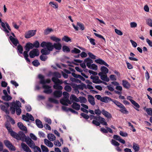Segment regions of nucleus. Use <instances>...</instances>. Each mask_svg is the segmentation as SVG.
Returning <instances> with one entry per match:
<instances>
[{
	"label": "nucleus",
	"instance_id": "nucleus-57",
	"mask_svg": "<svg viewBox=\"0 0 152 152\" xmlns=\"http://www.w3.org/2000/svg\"><path fill=\"white\" fill-rule=\"evenodd\" d=\"M17 48L18 52L20 54H22L23 51L22 47L20 45H18L17 47Z\"/></svg>",
	"mask_w": 152,
	"mask_h": 152
},
{
	"label": "nucleus",
	"instance_id": "nucleus-54",
	"mask_svg": "<svg viewBox=\"0 0 152 152\" xmlns=\"http://www.w3.org/2000/svg\"><path fill=\"white\" fill-rule=\"evenodd\" d=\"M52 31H53V30L52 28H47L45 30L44 34L45 35L48 34Z\"/></svg>",
	"mask_w": 152,
	"mask_h": 152
},
{
	"label": "nucleus",
	"instance_id": "nucleus-60",
	"mask_svg": "<svg viewBox=\"0 0 152 152\" xmlns=\"http://www.w3.org/2000/svg\"><path fill=\"white\" fill-rule=\"evenodd\" d=\"M89 68L96 70L97 69V66L95 64H92Z\"/></svg>",
	"mask_w": 152,
	"mask_h": 152
},
{
	"label": "nucleus",
	"instance_id": "nucleus-48",
	"mask_svg": "<svg viewBox=\"0 0 152 152\" xmlns=\"http://www.w3.org/2000/svg\"><path fill=\"white\" fill-rule=\"evenodd\" d=\"M71 52L72 53H79L80 52V51L77 48H74L73 49L71 50Z\"/></svg>",
	"mask_w": 152,
	"mask_h": 152
},
{
	"label": "nucleus",
	"instance_id": "nucleus-15",
	"mask_svg": "<svg viewBox=\"0 0 152 152\" xmlns=\"http://www.w3.org/2000/svg\"><path fill=\"white\" fill-rule=\"evenodd\" d=\"M38 77L40 80V83L42 84H46V83H49L50 82V79H48L46 80H44V76L41 74H39L38 75Z\"/></svg>",
	"mask_w": 152,
	"mask_h": 152
},
{
	"label": "nucleus",
	"instance_id": "nucleus-3",
	"mask_svg": "<svg viewBox=\"0 0 152 152\" xmlns=\"http://www.w3.org/2000/svg\"><path fill=\"white\" fill-rule=\"evenodd\" d=\"M5 127L11 136L17 140H20L21 139L20 135H19L18 134L12 130L11 127V125L9 122H7L6 123Z\"/></svg>",
	"mask_w": 152,
	"mask_h": 152
},
{
	"label": "nucleus",
	"instance_id": "nucleus-20",
	"mask_svg": "<svg viewBox=\"0 0 152 152\" xmlns=\"http://www.w3.org/2000/svg\"><path fill=\"white\" fill-rule=\"evenodd\" d=\"M53 94L54 97L59 98L62 96V92L61 91L56 90L53 92Z\"/></svg>",
	"mask_w": 152,
	"mask_h": 152
},
{
	"label": "nucleus",
	"instance_id": "nucleus-14",
	"mask_svg": "<svg viewBox=\"0 0 152 152\" xmlns=\"http://www.w3.org/2000/svg\"><path fill=\"white\" fill-rule=\"evenodd\" d=\"M36 30H30L26 33L25 37L26 38H29L34 36L36 34Z\"/></svg>",
	"mask_w": 152,
	"mask_h": 152
},
{
	"label": "nucleus",
	"instance_id": "nucleus-59",
	"mask_svg": "<svg viewBox=\"0 0 152 152\" xmlns=\"http://www.w3.org/2000/svg\"><path fill=\"white\" fill-rule=\"evenodd\" d=\"M146 111L148 115H152V108H147Z\"/></svg>",
	"mask_w": 152,
	"mask_h": 152
},
{
	"label": "nucleus",
	"instance_id": "nucleus-2",
	"mask_svg": "<svg viewBox=\"0 0 152 152\" xmlns=\"http://www.w3.org/2000/svg\"><path fill=\"white\" fill-rule=\"evenodd\" d=\"M90 118L91 119H94L92 121V123L96 126H99L100 124H102L103 125H104V118H102L99 115H96L95 116L93 115H91Z\"/></svg>",
	"mask_w": 152,
	"mask_h": 152
},
{
	"label": "nucleus",
	"instance_id": "nucleus-11",
	"mask_svg": "<svg viewBox=\"0 0 152 152\" xmlns=\"http://www.w3.org/2000/svg\"><path fill=\"white\" fill-rule=\"evenodd\" d=\"M42 88L45 90L44 92L47 94H50L52 92V90L51 89V87L46 85L45 84H42Z\"/></svg>",
	"mask_w": 152,
	"mask_h": 152
},
{
	"label": "nucleus",
	"instance_id": "nucleus-25",
	"mask_svg": "<svg viewBox=\"0 0 152 152\" xmlns=\"http://www.w3.org/2000/svg\"><path fill=\"white\" fill-rule=\"evenodd\" d=\"M18 126L21 130L23 131H27V129L26 126L23 125L22 123L19 122L18 123Z\"/></svg>",
	"mask_w": 152,
	"mask_h": 152
},
{
	"label": "nucleus",
	"instance_id": "nucleus-47",
	"mask_svg": "<svg viewBox=\"0 0 152 152\" xmlns=\"http://www.w3.org/2000/svg\"><path fill=\"white\" fill-rule=\"evenodd\" d=\"M42 55H41L40 56V58L42 61H45L48 58L46 56H45L47 55L43 54L42 53Z\"/></svg>",
	"mask_w": 152,
	"mask_h": 152
},
{
	"label": "nucleus",
	"instance_id": "nucleus-18",
	"mask_svg": "<svg viewBox=\"0 0 152 152\" xmlns=\"http://www.w3.org/2000/svg\"><path fill=\"white\" fill-rule=\"evenodd\" d=\"M101 72L98 74L100 77L101 79L103 80H104V66H102L101 68Z\"/></svg>",
	"mask_w": 152,
	"mask_h": 152
},
{
	"label": "nucleus",
	"instance_id": "nucleus-44",
	"mask_svg": "<svg viewBox=\"0 0 152 152\" xmlns=\"http://www.w3.org/2000/svg\"><path fill=\"white\" fill-rule=\"evenodd\" d=\"M53 75L54 77L58 79V78H60L61 77V74L57 72H55L53 74Z\"/></svg>",
	"mask_w": 152,
	"mask_h": 152
},
{
	"label": "nucleus",
	"instance_id": "nucleus-34",
	"mask_svg": "<svg viewBox=\"0 0 152 152\" xmlns=\"http://www.w3.org/2000/svg\"><path fill=\"white\" fill-rule=\"evenodd\" d=\"M79 102L81 103H86L87 102V99L86 98L83 96H80L79 97Z\"/></svg>",
	"mask_w": 152,
	"mask_h": 152
},
{
	"label": "nucleus",
	"instance_id": "nucleus-42",
	"mask_svg": "<svg viewBox=\"0 0 152 152\" xmlns=\"http://www.w3.org/2000/svg\"><path fill=\"white\" fill-rule=\"evenodd\" d=\"M20 107L18 105H17V107L16 108V113L17 115H20L21 113V110L20 108V107Z\"/></svg>",
	"mask_w": 152,
	"mask_h": 152
},
{
	"label": "nucleus",
	"instance_id": "nucleus-31",
	"mask_svg": "<svg viewBox=\"0 0 152 152\" xmlns=\"http://www.w3.org/2000/svg\"><path fill=\"white\" fill-rule=\"evenodd\" d=\"M72 75L74 77L76 78H79L83 81H84L85 80V79L80 75L76 74L74 72L72 73Z\"/></svg>",
	"mask_w": 152,
	"mask_h": 152
},
{
	"label": "nucleus",
	"instance_id": "nucleus-36",
	"mask_svg": "<svg viewBox=\"0 0 152 152\" xmlns=\"http://www.w3.org/2000/svg\"><path fill=\"white\" fill-rule=\"evenodd\" d=\"M93 82L95 83H102V81L99 79V77L98 76H95Z\"/></svg>",
	"mask_w": 152,
	"mask_h": 152
},
{
	"label": "nucleus",
	"instance_id": "nucleus-61",
	"mask_svg": "<svg viewBox=\"0 0 152 152\" xmlns=\"http://www.w3.org/2000/svg\"><path fill=\"white\" fill-rule=\"evenodd\" d=\"M33 47L35 48H38L39 47V42L38 41H36L34 42L33 44Z\"/></svg>",
	"mask_w": 152,
	"mask_h": 152
},
{
	"label": "nucleus",
	"instance_id": "nucleus-40",
	"mask_svg": "<svg viewBox=\"0 0 152 152\" xmlns=\"http://www.w3.org/2000/svg\"><path fill=\"white\" fill-rule=\"evenodd\" d=\"M50 39L53 41L57 43L61 41V39L55 36H51L50 37Z\"/></svg>",
	"mask_w": 152,
	"mask_h": 152
},
{
	"label": "nucleus",
	"instance_id": "nucleus-32",
	"mask_svg": "<svg viewBox=\"0 0 152 152\" xmlns=\"http://www.w3.org/2000/svg\"><path fill=\"white\" fill-rule=\"evenodd\" d=\"M105 117L107 118V121H108L111 119L112 116L110 113L105 111Z\"/></svg>",
	"mask_w": 152,
	"mask_h": 152
},
{
	"label": "nucleus",
	"instance_id": "nucleus-35",
	"mask_svg": "<svg viewBox=\"0 0 152 152\" xmlns=\"http://www.w3.org/2000/svg\"><path fill=\"white\" fill-rule=\"evenodd\" d=\"M120 108H121V109L119 110V111L122 113L124 114H128V111L127 110L124 106L123 105V107H121Z\"/></svg>",
	"mask_w": 152,
	"mask_h": 152
},
{
	"label": "nucleus",
	"instance_id": "nucleus-41",
	"mask_svg": "<svg viewBox=\"0 0 152 152\" xmlns=\"http://www.w3.org/2000/svg\"><path fill=\"white\" fill-rule=\"evenodd\" d=\"M94 113L97 115H99L101 113H102L103 115H104V110H103L101 112L99 109L95 110L94 111Z\"/></svg>",
	"mask_w": 152,
	"mask_h": 152
},
{
	"label": "nucleus",
	"instance_id": "nucleus-12",
	"mask_svg": "<svg viewBox=\"0 0 152 152\" xmlns=\"http://www.w3.org/2000/svg\"><path fill=\"white\" fill-rule=\"evenodd\" d=\"M129 98H132V97L130 96H127V99L128 100H129L131 102L132 104L134 105V108L136 110L139 111V110L138 109L140 107V105L132 99H129Z\"/></svg>",
	"mask_w": 152,
	"mask_h": 152
},
{
	"label": "nucleus",
	"instance_id": "nucleus-29",
	"mask_svg": "<svg viewBox=\"0 0 152 152\" xmlns=\"http://www.w3.org/2000/svg\"><path fill=\"white\" fill-rule=\"evenodd\" d=\"M47 137L49 140L50 141H53L56 139V137L52 134H49L48 135Z\"/></svg>",
	"mask_w": 152,
	"mask_h": 152
},
{
	"label": "nucleus",
	"instance_id": "nucleus-5",
	"mask_svg": "<svg viewBox=\"0 0 152 152\" xmlns=\"http://www.w3.org/2000/svg\"><path fill=\"white\" fill-rule=\"evenodd\" d=\"M64 97L60 100L61 103L65 105H68V104H71L72 102L69 99V94L66 92H64L63 93Z\"/></svg>",
	"mask_w": 152,
	"mask_h": 152
},
{
	"label": "nucleus",
	"instance_id": "nucleus-16",
	"mask_svg": "<svg viewBox=\"0 0 152 152\" xmlns=\"http://www.w3.org/2000/svg\"><path fill=\"white\" fill-rule=\"evenodd\" d=\"M72 26L75 29L76 31L78 30V26L80 28V29L82 31L83 30L85 29V27L83 24L79 22H77V26H75L74 24H72Z\"/></svg>",
	"mask_w": 152,
	"mask_h": 152
},
{
	"label": "nucleus",
	"instance_id": "nucleus-39",
	"mask_svg": "<svg viewBox=\"0 0 152 152\" xmlns=\"http://www.w3.org/2000/svg\"><path fill=\"white\" fill-rule=\"evenodd\" d=\"M28 53L26 52V51H24L23 53V55L24 56V58L26 60L27 62H30V60L28 58Z\"/></svg>",
	"mask_w": 152,
	"mask_h": 152
},
{
	"label": "nucleus",
	"instance_id": "nucleus-7",
	"mask_svg": "<svg viewBox=\"0 0 152 152\" xmlns=\"http://www.w3.org/2000/svg\"><path fill=\"white\" fill-rule=\"evenodd\" d=\"M18 105L20 107H21V104L19 101H16L15 102H13L12 103V106L10 107V111L12 114H14L15 112V110L17 107V105Z\"/></svg>",
	"mask_w": 152,
	"mask_h": 152
},
{
	"label": "nucleus",
	"instance_id": "nucleus-13",
	"mask_svg": "<svg viewBox=\"0 0 152 152\" xmlns=\"http://www.w3.org/2000/svg\"><path fill=\"white\" fill-rule=\"evenodd\" d=\"M129 98H132V97L130 96H127V99L128 100H129L131 102L132 104L134 105V108L136 110L139 111V110L138 109L140 107V105L132 99H129Z\"/></svg>",
	"mask_w": 152,
	"mask_h": 152
},
{
	"label": "nucleus",
	"instance_id": "nucleus-58",
	"mask_svg": "<svg viewBox=\"0 0 152 152\" xmlns=\"http://www.w3.org/2000/svg\"><path fill=\"white\" fill-rule=\"evenodd\" d=\"M147 24L149 26L152 27V19L149 18L146 20Z\"/></svg>",
	"mask_w": 152,
	"mask_h": 152
},
{
	"label": "nucleus",
	"instance_id": "nucleus-53",
	"mask_svg": "<svg viewBox=\"0 0 152 152\" xmlns=\"http://www.w3.org/2000/svg\"><path fill=\"white\" fill-rule=\"evenodd\" d=\"M41 147L42 152H48V148L46 147L43 145H41Z\"/></svg>",
	"mask_w": 152,
	"mask_h": 152
},
{
	"label": "nucleus",
	"instance_id": "nucleus-52",
	"mask_svg": "<svg viewBox=\"0 0 152 152\" xmlns=\"http://www.w3.org/2000/svg\"><path fill=\"white\" fill-rule=\"evenodd\" d=\"M111 142L112 144L115 146H118L120 145V144L118 142L114 140H112Z\"/></svg>",
	"mask_w": 152,
	"mask_h": 152
},
{
	"label": "nucleus",
	"instance_id": "nucleus-64",
	"mask_svg": "<svg viewBox=\"0 0 152 152\" xmlns=\"http://www.w3.org/2000/svg\"><path fill=\"white\" fill-rule=\"evenodd\" d=\"M54 144L56 146L60 147L61 146V143L58 140H56L54 142Z\"/></svg>",
	"mask_w": 152,
	"mask_h": 152
},
{
	"label": "nucleus",
	"instance_id": "nucleus-62",
	"mask_svg": "<svg viewBox=\"0 0 152 152\" xmlns=\"http://www.w3.org/2000/svg\"><path fill=\"white\" fill-rule=\"evenodd\" d=\"M80 115L84 118L86 119H88L89 118V116L88 115L83 113H81Z\"/></svg>",
	"mask_w": 152,
	"mask_h": 152
},
{
	"label": "nucleus",
	"instance_id": "nucleus-45",
	"mask_svg": "<svg viewBox=\"0 0 152 152\" xmlns=\"http://www.w3.org/2000/svg\"><path fill=\"white\" fill-rule=\"evenodd\" d=\"M63 50L64 52H69L70 50L69 48L67 46L64 45L62 47Z\"/></svg>",
	"mask_w": 152,
	"mask_h": 152
},
{
	"label": "nucleus",
	"instance_id": "nucleus-23",
	"mask_svg": "<svg viewBox=\"0 0 152 152\" xmlns=\"http://www.w3.org/2000/svg\"><path fill=\"white\" fill-rule=\"evenodd\" d=\"M70 101L72 102H79V99L77 98L75 95L74 94H72L70 97Z\"/></svg>",
	"mask_w": 152,
	"mask_h": 152
},
{
	"label": "nucleus",
	"instance_id": "nucleus-46",
	"mask_svg": "<svg viewBox=\"0 0 152 152\" xmlns=\"http://www.w3.org/2000/svg\"><path fill=\"white\" fill-rule=\"evenodd\" d=\"M95 62L99 64H104V61L103 60L100 59L96 60H95Z\"/></svg>",
	"mask_w": 152,
	"mask_h": 152
},
{
	"label": "nucleus",
	"instance_id": "nucleus-24",
	"mask_svg": "<svg viewBox=\"0 0 152 152\" xmlns=\"http://www.w3.org/2000/svg\"><path fill=\"white\" fill-rule=\"evenodd\" d=\"M84 62L86 64L87 66L89 68L91 65V64L93 63V61L91 59L86 58Z\"/></svg>",
	"mask_w": 152,
	"mask_h": 152
},
{
	"label": "nucleus",
	"instance_id": "nucleus-37",
	"mask_svg": "<svg viewBox=\"0 0 152 152\" xmlns=\"http://www.w3.org/2000/svg\"><path fill=\"white\" fill-rule=\"evenodd\" d=\"M2 99L5 101H8L11 100L12 98L10 96L7 95L2 96Z\"/></svg>",
	"mask_w": 152,
	"mask_h": 152
},
{
	"label": "nucleus",
	"instance_id": "nucleus-55",
	"mask_svg": "<svg viewBox=\"0 0 152 152\" xmlns=\"http://www.w3.org/2000/svg\"><path fill=\"white\" fill-rule=\"evenodd\" d=\"M106 129H105V133H107L109 132L111 133H113V131L112 130L110 127L105 126Z\"/></svg>",
	"mask_w": 152,
	"mask_h": 152
},
{
	"label": "nucleus",
	"instance_id": "nucleus-26",
	"mask_svg": "<svg viewBox=\"0 0 152 152\" xmlns=\"http://www.w3.org/2000/svg\"><path fill=\"white\" fill-rule=\"evenodd\" d=\"M88 101L91 105H94L95 104L94 98L92 95H88Z\"/></svg>",
	"mask_w": 152,
	"mask_h": 152
},
{
	"label": "nucleus",
	"instance_id": "nucleus-33",
	"mask_svg": "<svg viewBox=\"0 0 152 152\" xmlns=\"http://www.w3.org/2000/svg\"><path fill=\"white\" fill-rule=\"evenodd\" d=\"M133 148L135 152H137L140 150V147L138 145L134 142L133 144Z\"/></svg>",
	"mask_w": 152,
	"mask_h": 152
},
{
	"label": "nucleus",
	"instance_id": "nucleus-50",
	"mask_svg": "<svg viewBox=\"0 0 152 152\" xmlns=\"http://www.w3.org/2000/svg\"><path fill=\"white\" fill-rule=\"evenodd\" d=\"M62 40L65 41L66 42H68L69 41H71V39L69 37L67 36H64L62 39Z\"/></svg>",
	"mask_w": 152,
	"mask_h": 152
},
{
	"label": "nucleus",
	"instance_id": "nucleus-49",
	"mask_svg": "<svg viewBox=\"0 0 152 152\" xmlns=\"http://www.w3.org/2000/svg\"><path fill=\"white\" fill-rule=\"evenodd\" d=\"M49 101L51 102H53L56 104H58V100H56L55 99L50 97L49 98Z\"/></svg>",
	"mask_w": 152,
	"mask_h": 152
},
{
	"label": "nucleus",
	"instance_id": "nucleus-51",
	"mask_svg": "<svg viewBox=\"0 0 152 152\" xmlns=\"http://www.w3.org/2000/svg\"><path fill=\"white\" fill-rule=\"evenodd\" d=\"M64 90L68 92L71 91L72 90L71 87L68 85H66L65 86L64 88Z\"/></svg>",
	"mask_w": 152,
	"mask_h": 152
},
{
	"label": "nucleus",
	"instance_id": "nucleus-22",
	"mask_svg": "<svg viewBox=\"0 0 152 152\" xmlns=\"http://www.w3.org/2000/svg\"><path fill=\"white\" fill-rule=\"evenodd\" d=\"M71 107L73 109L77 110H79L80 108V105L76 102H73L71 105Z\"/></svg>",
	"mask_w": 152,
	"mask_h": 152
},
{
	"label": "nucleus",
	"instance_id": "nucleus-30",
	"mask_svg": "<svg viewBox=\"0 0 152 152\" xmlns=\"http://www.w3.org/2000/svg\"><path fill=\"white\" fill-rule=\"evenodd\" d=\"M35 122L36 125L39 128H42L43 127V125L42 122L39 119H37L35 120Z\"/></svg>",
	"mask_w": 152,
	"mask_h": 152
},
{
	"label": "nucleus",
	"instance_id": "nucleus-21",
	"mask_svg": "<svg viewBox=\"0 0 152 152\" xmlns=\"http://www.w3.org/2000/svg\"><path fill=\"white\" fill-rule=\"evenodd\" d=\"M21 146L24 151L26 152H31V151L30 149L28 146L25 144L23 143H22Z\"/></svg>",
	"mask_w": 152,
	"mask_h": 152
},
{
	"label": "nucleus",
	"instance_id": "nucleus-27",
	"mask_svg": "<svg viewBox=\"0 0 152 152\" xmlns=\"http://www.w3.org/2000/svg\"><path fill=\"white\" fill-rule=\"evenodd\" d=\"M10 39L12 43L15 46H17V44L18 43V40L13 37L12 36L10 37Z\"/></svg>",
	"mask_w": 152,
	"mask_h": 152
},
{
	"label": "nucleus",
	"instance_id": "nucleus-19",
	"mask_svg": "<svg viewBox=\"0 0 152 152\" xmlns=\"http://www.w3.org/2000/svg\"><path fill=\"white\" fill-rule=\"evenodd\" d=\"M122 85L126 89H129L131 86L127 80H122Z\"/></svg>",
	"mask_w": 152,
	"mask_h": 152
},
{
	"label": "nucleus",
	"instance_id": "nucleus-10",
	"mask_svg": "<svg viewBox=\"0 0 152 152\" xmlns=\"http://www.w3.org/2000/svg\"><path fill=\"white\" fill-rule=\"evenodd\" d=\"M4 143L5 146L8 148L9 150L12 151H15V148L8 140H4Z\"/></svg>",
	"mask_w": 152,
	"mask_h": 152
},
{
	"label": "nucleus",
	"instance_id": "nucleus-63",
	"mask_svg": "<svg viewBox=\"0 0 152 152\" xmlns=\"http://www.w3.org/2000/svg\"><path fill=\"white\" fill-rule=\"evenodd\" d=\"M49 4H51L53 8H57L58 7V5L57 4H55L53 2H50Z\"/></svg>",
	"mask_w": 152,
	"mask_h": 152
},
{
	"label": "nucleus",
	"instance_id": "nucleus-6",
	"mask_svg": "<svg viewBox=\"0 0 152 152\" xmlns=\"http://www.w3.org/2000/svg\"><path fill=\"white\" fill-rule=\"evenodd\" d=\"M18 135H20L21 137V139L20 140L25 139L26 143L30 148L33 147V146H34L35 144L34 142L29 137H26L24 133H22Z\"/></svg>",
	"mask_w": 152,
	"mask_h": 152
},
{
	"label": "nucleus",
	"instance_id": "nucleus-17",
	"mask_svg": "<svg viewBox=\"0 0 152 152\" xmlns=\"http://www.w3.org/2000/svg\"><path fill=\"white\" fill-rule=\"evenodd\" d=\"M6 106L3 105H0V107L1 110L4 111L6 114H8L9 112L7 110L9 106V104L7 103H5Z\"/></svg>",
	"mask_w": 152,
	"mask_h": 152
},
{
	"label": "nucleus",
	"instance_id": "nucleus-38",
	"mask_svg": "<svg viewBox=\"0 0 152 152\" xmlns=\"http://www.w3.org/2000/svg\"><path fill=\"white\" fill-rule=\"evenodd\" d=\"M31 148L34 149V152H41L40 148L37 146H36L35 144L33 147Z\"/></svg>",
	"mask_w": 152,
	"mask_h": 152
},
{
	"label": "nucleus",
	"instance_id": "nucleus-43",
	"mask_svg": "<svg viewBox=\"0 0 152 152\" xmlns=\"http://www.w3.org/2000/svg\"><path fill=\"white\" fill-rule=\"evenodd\" d=\"M1 23V26L3 28V30L6 33H9V31L6 28L5 23L2 22Z\"/></svg>",
	"mask_w": 152,
	"mask_h": 152
},
{
	"label": "nucleus",
	"instance_id": "nucleus-56",
	"mask_svg": "<svg viewBox=\"0 0 152 152\" xmlns=\"http://www.w3.org/2000/svg\"><path fill=\"white\" fill-rule=\"evenodd\" d=\"M32 64L35 66H37L40 64L39 63L37 60H35L32 62Z\"/></svg>",
	"mask_w": 152,
	"mask_h": 152
},
{
	"label": "nucleus",
	"instance_id": "nucleus-1",
	"mask_svg": "<svg viewBox=\"0 0 152 152\" xmlns=\"http://www.w3.org/2000/svg\"><path fill=\"white\" fill-rule=\"evenodd\" d=\"M42 47L44 48L41 51V53L45 55L49 54L51 51H52L54 48L56 50H59L62 48V45L59 42L54 43L53 45L50 42H42L40 45Z\"/></svg>",
	"mask_w": 152,
	"mask_h": 152
},
{
	"label": "nucleus",
	"instance_id": "nucleus-28",
	"mask_svg": "<svg viewBox=\"0 0 152 152\" xmlns=\"http://www.w3.org/2000/svg\"><path fill=\"white\" fill-rule=\"evenodd\" d=\"M44 143L48 146L50 147H52L53 146V143L47 139H44Z\"/></svg>",
	"mask_w": 152,
	"mask_h": 152
},
{
	"label": "nucleus",
	"instance_id": "nucleus-8",
	"mask_svg": "<svg viewBox=\"0 0 152 152\" xmlns=\"http://www.w3.org/2000/svg\"><path fill=\"white\" fill-rule=\"evenodd\" d=\"M22 119L28 122L29 120L34 121V118L31 114L28 113H27L26 115H22Z\"/></svg>",
	"mask_w": 152,
	"mask_h": 152
},
{
	"label": "nucleus",
	"instance_id": "nucleus-4",
	"mask_svg": "<svg viewBox=\"0 0 152 152\" xmlns=\"http://www.w3.org/2000/svg\"><path fill=\"white\" fill-rule=\"evenodd\" d=\"M52 81L54 83V85L53 86V88L54 89L58 90L61 91L63 88L62 86L60 85L62 84L63 81L59 79L53 77L52 78Z\"/></svg>",
	"mask_w": 152,
	"mask_h": 152
},
{
	"label": "nucleus",
	"instance_id": "nucleus-9",
	"mask_svg": "<svg viewBox=\"0 0 152 152\" xmlns=\"http://www.w3.org/2000/svg\"><path fill=\"white\" fill-rule=\"evenodd\" d=\"M39 53V51L38 49H34L30 52L29 55L31 58H32L36 56H38Z\"/></svg>",
	"mask_w": 152,
	"mask_h": 152
}]
</instances>
